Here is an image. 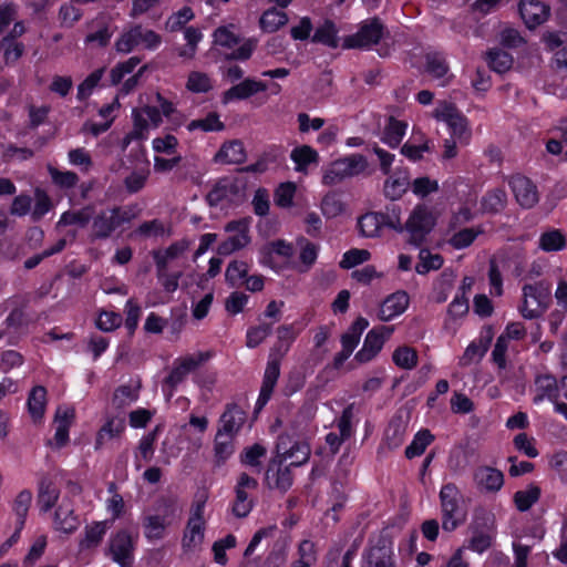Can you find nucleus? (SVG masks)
Returning a JSON list of instances; mask_svg holds the SVG:
<instances>
[{
	"label": "nucleus",
	"instance_id": "nucleus-11",
	"mask_svg": "<svg viewBox=\"0 0 567 567\" xmlns=\"http://www.w3.org/2000/svg\"><path fill=\"white\" fill-rule=\"evenodd\" d=\"M393 331V326H380L371 329L364 338L362 348L357 352L355 360L360 363L373 360L381 352Z\"/></svg>",
	"mask_w": 567,
	"mask_h": 567
},
{
	"label": "nucleus",
	"instance_id": "nucleus-41",
	"mask_svg": "<svg viewBox=\"0 0 567 567\" xmlns=\"http://www.w3.org/2000/svg\"><path fill=\"white\" fill-rule=\"evenodd\" d=\"M540 497V488L535 484H529L524 489L514 494V503L518 511H528Z\"/></svg>",
	"mask_w": 567,
	"mask_h": 567
},
{
	"label": "nucleus",
	"instance_id": "nucleus-36",
	"mask_svg": "<svg viewBox=\"0 0 567 567\" xmlns=\"http://www.w3.org/2000/svg\"><path fill=\"white\" fill-rule=\"evenodd\" d=\"M408 123L391 117L382 133V142L390 147H398L406 134Z\"/></svg>",
	"mask_w": 567,
	"mask_h": 567
},
{
	"label": "nucleus",
	"instance_id": "nucleus-57",
	"mask_svg": "<svg viewBox=\"0 0 567 567\" xmlns=\"http://www.w3.org/2000/svg\"><path fill=\"white\" fill-rule=\"evenodd\" d=\"M297 185L292 182L281 183L275 190L274 200L278 207L289 208L293 204Z\"/></svg>",
	"mask_w": 567,
	"mask_h": 567
},
{
	"label": "nucleus",
	"instance_id": "nucleus-27",
	"mask_svg": "<svg viewBox=\"0 0 567 567\" xmlns=\"http://www.w3.org/2000/svg\"><path fill=\"white\" fill-rule=\"evenodd\" d=\"M75 417V411L71 406H60L55 412L54 444L56 447L64 446L69 441V429Z\"/></svg>",
	"mask_w": 567,
	"mask_h": 567
},
{
	"label": "nucleus",
	"instance_id": "nucleus-33",
	"mask_svg": "<svg viewBox=\"0 0 567 567\" xmlns=\"http://www.w3.org/2000/svg\"><path fill=\"white\" fill-rule=\"evenodd\" d=\"M558 395L557 381L553 375H539L535 380L534 402L540 403L545 400L554 401Z\"/></svg>",
	"mask_w": 567,
	"mask_h": 567
},
{
	"label": "nucleus",
	"instance_id": "nucleus-14",
	"mask_svg": "<svg viewBox=\"0 0 567 567\" xmlns=\"http://www.w3.org/2000/svg\"><path fill=\"white\" fill-rule=\"evenodd\" d=\"M209 351H197L178 358L166 379V383L173 389L179 384L189 373L194 372L203 363L212 358Z\"/></svg>",
	"mask_w": 567,
	"mask_h": 567
},
{
	"label": "nucleus",
	"instance_id": "nucleus-43",
	"mask_svg": "<svg viewBox=\"0 0 567 567\" xmlns=\"http://www.w3.org/2000/svg\"><path fill=\"white\" fill-rule=\"evenodd\" d=\"M47 405V391L43 386H35L28 400L29 412L34 421L42 419Z\"/></svg>",
	"mask_w": 567,
	"mask_h": 567
},
{
	"label": "nucleus",
	"instance_id": "nucleus-60",
	"mask_svg": "<svg viewBox=\"0 0 567 567\" xmlns=\"http://www.w3.org/2000/svg\"><path fill=\"white\" fill-rule=\"evenodd\" d=\"M233 194L234 190L231 183L228 181H223L216 184L214 188L208 193L207 200L212 206H217L224 202L230 200Z\"/></svg>",
	"mask_w": 567,
	"mask_h": 567
},
{
	"label": "nucleus",
	"instance_id": "nucleus-13",
	"mask_svg": "<svg viewBox=\"0 0 567 567\" xmlns=\"http://www.w3.org/2000/svg\"><path fill=\"white\" fill-rule=\"evenodd\" d=\"M310 455V447L306 442L292 441L289 436H281L277 444V458L280 465L299 466L306 463Z\"/></svg>",
	"mask_w": 567,
	"mask_h": 567
},
{
	"label": "nucleus",
	"instance_id": "nucleus-22",
	"mask_svg": "<svg viewBox=\"0 0 567 567\" xmlns=\"http://www.w3.org/2000/svg\"><path fill=\"white\" fill-rule=\"evenodd\" d=\"M410 303L405 291H396L388 296L381 303L378 317L381 321H391L405 312Z\"/></svg>",
	"mask_w": 567,
	"mask_h": 567
},
{
	"label": "nucleus",
	"instance_id": "nucleus-17",
	"mask_svg": "<svg viewBox=\"0 0 567 567\" xmlns=\"http://www.w3.org/2000/svg\"><path fill=\"white\" fill-rule=\"evenodd\" d=\"M134 542L127 532H120L111 538L110 553L121 567H132L134 561Z\"/></svg>",
	"mask_w": 567,
	"mask_h": 567
},
{
	"label": "nucleus",
	"instance_id": "nucleus-24",
	"mask_svg": "<svg viewBox=\"0 0 567 567\" xmlns=\"http://www.w3.org/2000/svg\"><path fill=\"white\" fill-rule=\"evenodd\" d=\"M80 525L78 516L74 514L73 506L69 499H62L53 516V528L63 534L74 533Z\"/></svg>",
	"mask_w": 567,
	"mask_h": 567
},
{
	"label": "nucleus",
	"instance_id": "nucleus-31",
	"mask_svg": "<svg viewBox=\"0 0 567 567\" xmlns=\"http://www.w3.org/2000/svg\"><path fill=\"white\" fill-rule=\"evenodd\" d=\"M290 159L295 164V169L297 172L307 174L310 165L318 164L319 154L309 145H300L291 151Z\"/></svg>",
	"mask_w": 567,
	"mask_h": 567
},
{
	"label": "nucleus",
	"instance_id": "nucleus-6",
	"mask_svg": "<svg viewBox=\"0 0 567 567\" xmlns=\"http://www.w3.org/2000/svg\"><path fill=\"white\" fill-rule=\"evenodd\" d=\"M460 489L452 483L442 486L440 502L442 511V527L444 530L453 532L466 519V512L463 508Z\"/></svg>",
	"mask_w": 567,
	"mask_h": 567
},
{
	"label": "nucleus",
	"instance_id": "nucleus-50",
	"mask_svg": "<svg viewBox=\"0 0 567 567\" xmlns=\"http://www.w3.org/2000/svg\"><path fill=\"white\" fill-rule=\"evenodd\" d=\"M506 202L505 190L495 188L482 198V210L485 213H497L505 207Z\"/></svg>",
	"mask_w": 567,
	"mask_h": 567
},
{
	"label": "nucleus",
	"instance_id": "nucleus-63",
	"mask_svg": "<svg viewBox=\"0 0 567 567\" xmlns=\"http://www.w3.org/2000/svg\"><path fill=\"white\" fill-rule=\"evenodd\" d=\"M225 125L216 113H209L206 117L192 121L188 124L189 131L202 130L204 132H215L224 130Z\"/></svg>",
	"mask_w": 567,
	"mask_h": 567
},
{
	"label": "nucleus",
	"instance_id": "nucleus-48",
	"mask_svg": "<svg viewBox=\"0 0 567 567\" xmlns=\"http://www.w3.org/2000/svg\"><path fill=\"white\" fill-rule=\"evenodd\" d=\"M317 561V548L313 542L305 539L298 547V559L290 567H312Z\"/></svg>",
	"mask_w": 567,
	"mask_h": 567
},
{
	"label": "nucleus",
	"instance_id": "nucleus-37",
	"mask_svg": "<svg viewBox=\"0 0 567 567\" xmlns=\"http://www.w3.org/2000/svg\"><path fill=\"white\" fill-rule=\"evenodd\" d=\"M125 430V423L122 419L109 420L97 432L95 440V449H101L109 441L118 437Z\"/></svg>",
	"mask_w": 567,
	"mask_h": 567
},
{
	"label": "nucleus",
	"instance_id": "nucleus-56",
	"mask_svg": "<svg viewBox=\"0 0 567 567\" xmlns=\"http://www.w3.org/2000/svg\"><path fill=\"white\" fill-rule=\"evenodd\" d=\"M487 63L493 71L504 73L512 68L513 58L507 52L495 49L487 53Z\"/></svg>",
	"mask_w": 567,
	"mask_h": 567
},
{
	"label": "nucleus",
	"instance_id": "nucleus-51",
	"mask_svg": "<svg viewBox=\"0 0 567 567\" xmlns=\"http://www.w3.org/2000/svg\"><path fill=\"white\" fill-rule=\"evenodd\" d=\"M368 567H394L392 550L386 547H373L367 556Z\"/></svg>",
	"mask_w": 567,
	"mask_h": 567
},
{
	"label": "nucleus",
	"instance_id": "nucleus-8",
	"mask_svg": "<svg viewBox=\"0 0 567 567\" xmlns=\"http://www.w3.org/2000/svg\"><path fill=\"white\" fill-rule=\"evenodd\" d=\"M435 224L436 216L433 210L424 204H417L406 219V233L410 235V241L413 245H420Z\"/></svg>",
	"mask_w": 567,
	"mask_h": 567
},
{
	"label": "nucleus",
	"instance_id": "nucleus-15",
	"mask_svg": "<svg viewBox=\"0 0 567 567\" xmlns=\"http://www.w3.org/2000/svg\"><path fill=\"white\" fill-rule=\"evenodd\" d=\"M434 151V143L421 128L413 126L410 138L401 147V153L411 162H419Z\"/></svg>",
	"mask_w": 567,
	"mask_h": 567
},
{
	"label": "nucleus",
	"instance_id": "nucleus-35",
	"mask_svg": "<svg viewBox=\"0 0 567 567\" xmlns=\"http://www.w3.org/2000/svg\"><path fill=\"white\" fill-rule=\"evenodd\" d=\"M189 247V243L186 239L178 240L172 244L166 249H159L154 252V259L159 270H164L166 266L179 258Z\"/></svg>",
	"mask_w": 567,
	"mask_h": 567
},
{
	"label": "nucleus",
	"instance_id": "nucleus-18",
	"mask_svg": "<svg viewBox=\"0 0 567 567\" xmlns=\"http://www.w3.org/2000/svg\"><path fill=\"white\" fill-rule=\"evenodd\" d=\"M131 217L127 212L121 209L103 212L93 223V234L95 237H106L122 223L130 221Z\"/></svg>",
	"mask_w": 567,
	"mask_h": 567
},
{
	"label": "nucleus",
	"instance_id": "nucleus-61",
	"mask_svg": "<svg viewBox=\"0 0 567 567\" xmlns=\"http://www.w3.org/2000/svg\"><path fill=\"white\" fill-rule=\"evenodd\" d=\"M48 545V537L44 534L38 535L30 548L28 554L25 555L23 559V565L25 567H32L43 555L45 548Z\"/></svg>",
	"mask_w": 567,
	"mask_h": 567
},
{
	"label": "nucleus",
	"instance_id": "nucleus-39",
	"mask_svg": "<svg viewBox=\"0 0 567 567\" xmlns=\"http://www.w3.org/2000/svg\"><path fill=\"white\" fill-rule=\"evenodd\" d=\"M426 72L433 80L439 81V84L442 86L446 85L450 80L449 68L444 59L437 54L427 56Z\"/></svg>",
	"mask_w": 567,
	"mask_h": 567
},
{
	"label": "nucleus",
	"instance_id": "nucleus-21",
	"mask_svg": "<svg viewBox=\"0 0 567 567\" xmlns=\"http://www.w3.org/2000/svg\"><path fill=\"white\" fill-rule=\"evenodd\" d=\"M513 194L517 203L525 208H530L537 204L539 197L536 186L525 176L516 175L509 181Z\"/></svg>",
	"mask_w": 567,
	"mask_h": 567
},
{
	"label": "nucleus",
	"instance_id": "nucleus-26",
	"mask_svg": "<svg viewBox=\"0 0 567 567\" xmlns=\"http://www.w3.org/2000/svg\"><path fill=\"white\" fill-rule=\"evenodd\" d=\"M383 184V194L388 199H400L410 187V176L405 169H396L388 174Z\"/></svg>",
	"mask_w": 567,
	"mask_h": 567
},
{
	"label": "nucleus",
	"instance_id": "nucleus-25",
	"mask_svg": "<svg viewBox=\"0 0 567 567\" xmlns=\"http://www.w3.org/2000/svg\"><path fill=\"white\" fill-rule=\"evenodd\" d=\"M267 90V84L254 79H245L240 83L227 90L221 97L224 104H228L236 100H246L259 92Z\"/></svg>",
	"mask_w": 567,
	"mask_h": 567
},
{
	"label": "nucleus",
	"instance_id": "nucleus-64",
	"mask_svg": "<svg viewBox=\"0 0 567 567\" xmlns=\"http://www.w3.org/2000/svg\"><path fill=\"white\" fill-rule=\"evenodd\" d=\"M513 444L518 452L527 457L535 458L539 454L536 447V440L526 433L517 434L513 440Z\"/></svg>",
	"mask_w": 567,
	"mask_h": 567
},
{
	"label": "nucleus",
	"instance_id": "nucleus-10",
	"mask_svg": "<svg viewBox=\"0 0 567 567\" xmlns=\"http://www.w3.org/2000/svg\"><path fill=\"white\" fill-rule=\"evenodd\" d=\"M384 35V28L378 19L363 21L359 30L343 41L346 49H363L377 44Z\"/></svg>",
	"mask_w": 567,
	"mask_h": 567
},
{
	"label": "nucleus",
	"instance_id": "nucleus-4",
	"mask_svg": "<svg viewBox=\"0 0 567 567\" xmlns=\"http://www.w3.org/2000/svg\"><path fill=\"white\" fill-rule=\"evenodd\" d=\"M295 247L291 243L277 239L265 244L259 249L258 261L278 275L292 270Z\"/></svg>",
	"mask_w": 567,
	"mask_h": 567
},
{
	"label": "nucleus",
	"instance_id": "nucleus-23",
	"mask_svg": "<svg viewBox=\"0 0 567 567\" xmlns=\"http://www.w3.org/2000/svg\"><path fill=\"white\" fill-rule=\"evenodd\" d=\"M519 14L529 29L544 23L549 16V8L539 0H522Z\"/></svg>",
	"mask_w": 567,
	"mask_h": 567
},
{
	"label": "nucleus",
	"instance_id": "nucleus-53",
	"mask_svg": "<svg viewBox=\"0 0 567 567\" xmlns=\"http://www.w3.org/2000/svg\"><path fill=\"white\" fill-rule=\"evenodd\" d=\"M412 193L420 198H424L439 190L440 185L437 179L429 176H420L410 182Z\"/></svg>",
	"mask_w": 567,
	"mask_h": 567
},
{
	"label": "nucleus",
	"instance_id": "nucleus-47",
	"mask_svg": "<svg viewBox=\"0 0 567 567\" xmlns=\"http://www.w3.org/2000/svg\"><path fill=\"white\" fill-rule=\"evenodd\" d=\"M488 348V340L483 339L471 342L465 349L463 355L460 358V365L467 367L472 363L478 362Z\"/></svg>",
	"mask_w": 567,
	"mask_h": 567
},
{
	"label": "nucleus",
	"instance_id": "nucleus-45",
	"mask_svg": "<svg viewBox=\"0 0 567 567\" xmlns=\"http://www.w3.org/2000/svg\"><path fill=\"white\" fill-rule=\"evenodd\" d=\"M106 529L107 525L105 522H97L86 526L84 537L80 542L81 549H87L99 545Z\"/></svg>",
	"mask_w": 567,
	"mask_h": 567
},
{
	"label": "nucleus",
	"instance_id": "nucleus-38",
	"mask_svg": "<svg viewBox=\"0 0 567 567\" xmlns=\"http://www.w3.org/2000/svg\"><path fill=\"white\" fill-rule=\"evenodd\" d=\"M320 209L326 218H336L346 213L347 206L339 194L330 192L323 196Z\"/></svg>",
	"mask_w": 567,
	"mask_h": 567
},
{
	"label": "nucleus",
	"instance_id": "nucleus-29",
	"mask_svg": "<svg viewBox=\"0 0 567 567\" xmlns=\"http://www.w3.org/2000/svg\"><path fill=\"white\" fill-rule=\"evenodd\" d=\"M246 151L241 141L234 140L221 145L215 161L221 164H241L246 161Z\"/></svg>",
	"mask_w": 567,
	"mask_h": 567
},
{
	"label": "nucleus",
	"instance_id": "nucleus-59",
	"mask_svg": "<svg viewBox=\"0 0 567 567\" xmlns=\"http://www.w3.org/2000/svg\"><path fill=\"white\" fill-rule=\"evenodd\" d=\"M433 440L434 436L427 430L417 432L412 443L405 449L406 457L413 458L421 455Z\"/></svg>",
	"mask_w": 567,
	"mask_h": 567
},
{
	"label": "nucleus",
	"instance_id": "nucleus-20",
	"mask_svg": "<svg viewBox=\"0 0 567 567\" xmlns=\"http://www.w3.org/2000/svg\"><path fill=\"white\" fill-rule=\"evenodd\" d=\"M298 258L293 257L292 270L299 274L308 272L318 259L320 246L308 240L307 238L297 239Z\"/></svg>",
	"mask_w": 567,
	"mask_h": 567
},
{
	"label": "nucleus",
	"instance_id": "nucleus-62",
	"mask_svg": "<svg viewBox=\"0 0 567 567\" xmlns=\"http://www.w3.org/2000/svg\"><path fill=\"white\" fill-rule=\"evenodd\" d=\"M476 199L468 197L461 206L453 213L451 224L453 226L461 225L470 221L475 216Z\"/></svg>",
	"mask_w": 567,
	"mask_h": 567
},
{
	"label": "nucleus",
	"instance_id": "nucleus-28",
	"mask_svg": "<svg viewBox=\"0 0 567 567\" xmlns=\"http://www.w3.org/2000/svg\"><path fill=\"white\" fill-rule=\"evenodd\" d=\"M246 421V413L236 405H230L223 413L219 420L217 432L236 436Z\"/></svg>",
	"mask_w": 567,
	"mask_h": 567
},
{
	"label": "nucleus",
	"instance_id": "nucleus-55",
	"mask_svg": "<svg viewBox=\"0 0 567 567\" xmlns=\"http://www.w3.org/2000/svg\"><path fill=\"white\" fill-rule=\"evenodd\" d=\"M213 87L212 79L200 71H192L186 81V89L193 93H206Z\"/></svg>",
	"mask_w": 567,
	"mask_h": 567
},
{
	"label": "nucleus",
	"instance_id": "nucleus-16",
	"mask_svg": "<svg viewBox=\"0 0 567 567\" xmlns=\"http://www.w3.org/2000/svg\"><path fill=\"white\" fill-rule=\"evenodd\" d=\"M226 231L229 237L223 241L218 247V252L221 255H229L238 249L244 248L250 241L248 235V224L245 220H237L227 224Z\"/></svg>",
	"mask_w": 567,
	"mask_h": 567
},
{
	"label": "nucleus",
	"instance_id": "nucleus-2",
	"mask_svg": "<svg viewBox=\"0 0 567 567\" xmlns=\"http://www.w3.org/2000/svg\"><path fill=\"white\" fill-rule=\"evenodd\" d=\"M207 502L208 493L206 491L198 493L195 497L182 538V547L185 551H196L204 543L206 529L205 508Z\"/></svg>",
	"mask_w": 567,
	"mask_h": 567
},
{
	"label": "nucleus",
	"instance_id": "nucleus-58",
	"mask_svg": "<svg viewBox=\"0 0 567 567\" xmlns=\"http://www.w3.org/2000/svg\"><path fill=\"white\" fill-rule=\"evenodd\" d=\"M371 259V252L367 249L352 248L342 255L339 266L342 269H351Z\"/></svg>",
	"mask_w": 567,
	"mask_h": 567
},
{
	"label": "nucleus",
	"instance_id": "nucleus-1",
	"mask_svg": "<svg viewBox=\"0 0 567 567\" xmlns=\"http://www.w3.org/2000/svg\"><path fill=\"white\" fill-rule=\"evenodd\" d=\"M156 106H143L132 110V130L122 140V148L125 150L134 141H144L148 137L152 130L157 128L162 122L163 116L169 117L175 106L172 102L163 97L159 93L155 94Z\"/></svg>",
	"mask_w": 567,
	"mask_h": 567
},
{
	"label": "nucleus",
	"instance_id": "nucleus-44",
	"mask_svg": "<svg viewBox=\"0 0 567 567\" xmlns=\"http://www.w3.org/2000/svg\"><path fill=\"white\" fill-rule=\"evenodd\" d=\"M566 245V238L561 231L551 229L543 233L538 239V247L547 252L559 251Z\"/></svg>",
	"mask_w": 567,
	"mask_h": 567
},
{
	"label": "nucleus",
	"instance_id": "nucleus-52",
	"mask_svg": "<svg viewBox=\"0 0 567 567\" xmlns=\"http://www.w3.org/2000/svg\"><path fill=\"white\" fill-rule=\"evenodd\" d=\"M165 517L151 515L145 518L144 533L148 539H161L164 537L165 529L168 526Z\"/></svg>",
	"mask_w": 567,
	"mask_h": 567
},
{
	"label": "nucleus",
	"instance_id": "nucleus-19",
	"mask_svg": "<svg viewBox=\"0 0 567 567\" xmlns=\"http://www.w3.org/2000/svg\"><path fill=\"white\" fill-rule=\"evenodd\" d=\"M476 487L484 493H497L504 485V474L492 466H478L473 475Z\"/></svg>",
	"mask_w": 567,
	"mask_h": 567
},
{
	"label": "nucleus",
	"instance_id": "nucleus-30",
	"mask_svg": "<svg viewBox=\"0 0 567 567\" xmlns=\"http://www.w3.org/2000/svg\"><path fill=\"white\" fill-rule=\"evenodd\" d=\"M385 224V215L382 213H367L358 219L359 233L365 238H377L381 235Z\"/></svg>",
	"mask_w": 567,
	"mask_h": 567
},
{
	"label": "nucleus",
	"instance_id": "nucleus-34",
	"mask_svg": "<svg viewBox=\"0 0 567 567\" xmlns=\"http://www.w3.org/2000/svg\"><path fill=\"white\" fill-rule=\"evenodd\" d=\"M279 377V365L277 362H269L266 367L262 385L260 389L259 396L257 399L256 405L258 409H261L269 401L272 390L277 383Z\"/></svg>",
	"mask_w": 567,
	"mask_h": 567
},
{
	"label": "nucleus",
	"instance_id": "nucleus-12",
	"mask_svg": "<svg viewBox=\"0 0 567 567\" xmlns=\"http://www.w3.org/2000/svg\"><path fill=\"white\" fill-rule=\"evenodd\" d=\"M258 482L243 473L239 475L235 486V499L231 504V513L238 517L244 518L249 515L254 507V502L250 497L251 493L256 491Z\"/></svg>",
	"mask_w": 567,
	"mask_h": 567
},
{
	"label": "nucleus",
	"instance_id": "nucleus-7",
	"mask_svg": "<svg viewBox=\"0 0 567 567\" xmlns=\"http://www.w3.org/2000/svg\"><path fill=\"white\" fill-rule=\"evenodd\" d=\"M161 43L162 39L156 32L138 25L123 32L115 42V49L120 53H130L138 47L155 50Z\"/></svg>",
	"mask_w": 567,
	"mask_h": 567
},
{
	"label": "nucleus",
	"instance_id": "nucleus-9",
	"mask_svg": "<svg viewBox=\"0 0 567 567\" xmlns=\"http://www.w3.org/2000/svg\"><path fill=\"white\" fill-rule=\"evenodd\" d=\"M549 300L550 290L547 286L542 282L526 285L523 288V303L519 311L526 319L536 318L545 311Z\"/></svg>",
	"mask_w": 567,
	"mask_h": 567
},
{
	"label": "nucleus",
	"instance_id": "nucleus-54",
	"mask_svg": "<svg viewBox=\"0 0 567 567\" xmlns=\"http://www.w3.org/2000/svg\"><path fill=\"white\" fill-rule=\"evenodd\" d=\"M392 360L396 367L411 370L417 364V353L413 348L402 346L394 350Z\"/></svg>",
	"mask_w": 567,
	"mask_h": 567
},
{
	"label": "nucleus",
	"instance_id": "nucleus-49",
	"mask_svg": "<svg viewBox=\"0 0 567 567\" xmlns=\"http://www.w3.org/2000/svg\"><path fill=\"white\" fill-rule=\"evenodd\" d=\"M287 21L288 18L285 12L277 9H269L262 13L259 23L265 32H275L280 27L285 25Z\"/></svg>",
	"mask_w": 567,
	"mask_h": 567
},
{
	"label": "nucleus",
	"instance_id": "nucleus-46",
	"mask_svg": "<svg viewBox=\"0 0 567 567\" xmlns=\"http://www.w3.org/2000/svg\"><path fill=\"white\" fill-rule=\"evenodd\" d=\"M484 229L481 226L472 228H463L455 233L450 239V245L455 249H464L471 246L478 235L483 234Z\"/></svg>",
	"mask_w": 567,
	"mask_h": 567
},
{
	"label": "nucleus",
	"instance_id": "nucleus-42",
	"mask_svg": "<svg viewBox=\"0 0 567 567\" xmlns=\"http://www.w3.org/2000/svg\"><path fill=\"white\" fill-rule=\"evenodd\" d=\"M443 266V258L439 254H434L426 248H422L419 252V261L415 271L425 275L432 270H437Z\"/></svg>",
	"mask_w": 567,
	"mask_h": 567
},
{
	"label": "nucleus",
	"instance_id": "nucleus-40",
	"mask_svg": "<svg viewBox=\"0 0 567 567\" xmlns=\"http://www.w3.org/2000/svg\"><path fill=\"white\" fill-rule=\"evenodd\" d=\"M32 503V493L28 489L21 491L14 498L12 509L17 516L16 527L23 529L27 515Z\"/></svg>",
	"mask_w": 567,
	"mask_h": 567
},
{
	"label": "nucleus",
	"instance_id": "nucleus-32",
	"mask_svg": "<svg viewBox=\"0 0 567 567\" xmlns=\"http://www.w3.org/2000/svg\"><path fill=\"white\" fill-rule=\"evenodd\" d=\"M408 421L402 415H398L391 420L385 433L384 442L389 449H396L402 445L406 437Z\"/></svg>",
	"mask_w": 567,
	"mask_h": 567
},
{
	"label": "nucleus",
	"instance_id": "nucleus-5",
	"mask_svg": "<svg viewBox=\"0 0 567 567\" xmlns=\"http://www.w3.org/2000/svg\"><path fill=\"white\" fill-rule=\"evenodd\" d=\"M432 116L439 121L444 122L449 128L450 138L458 141L461 146L467 145L471 141L472 132L468 122L463 116L454 104L440 101L432 112Z\"/></svg>",
	"mask_w": 567,
	"mask_h": 567
},
{
	"label": "nucleus",
	"instance_id": "nucleus-3",
	"mask_svg": "<svg viewBox=\"0 0 567 567\" xmlns=\"http://www.w3.org/2000/svg\"><path fill=\"white\" fill-rule=\"evenodd\" d=\"M367 157L361 154H351L331 162L323 169L322 184L333 186L346 178L361 175L368 171Z\"/></svg>",
	"mask_w": 567,
	"mask_h": 567
}]
</instances>
